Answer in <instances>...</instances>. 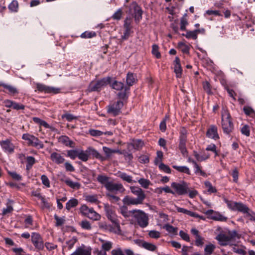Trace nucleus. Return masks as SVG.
I'll return each instance as SVG.
<instances>
[{
    "instance_id": "obj_22",
    "label": "nucleus",
    "mask_w": 255,
    "mask_h": 255,
    "mask_svg": "<svg viewBox=\"0 0 255 255\" xmlns=\"http://www.w3.org/2000/svg\"><path fill=\"white\" fill-rule=\"evenodd\" d=\"M88 152L89 153V156L92 155L93 157L100 159L102 161H104L106 159V158L101 155V154L97 150L93 148V147H88Z\"/></svg>"
},
{
    "instance_id": "obj_59",
    "label": "nucleus",
    "mask_w": 255,
    "mask_h": 255,
    "mask_svg": "<svg viewBox=\"0 0 255 255\" xmlns=\"http://www.w3.org/2000/svg\"><path fill=\"white\" fill-rule=\"evenodd\" d=\"M122 10L120 8L114 13L112 16V18L115 20H120L122 17Z\"/></svg>"
},
{
    "instance_id": "obj_3",
    "label": "nucleus",
    "mask_w": 255,
    "mask_h": 255,
    "mask_svg": "<svg viewBox=\"0 0 255 255\" xmlns=\"http://www.w3.org/2000/svg\"><path fill=\"white\" fill-rule=\"evenodd\" d=\"M222 127L224 132L227 134L232 132L234 129L231 115L226 110H223L222 112Z\"/></svg>"
},
{
    "instance_id": "obj_1",
    "label": "nucleus",
    "mask_w": 255,
    "mask_h": 255,
    "mask_svg": "<svg viewBox=\"0 0 255 255\" xmlns=\"http://www.w3.org/2000/svg\"><path fill=\"white\" fill-rule=\"evenodd\" d=\"M97 181L102 185L107 191L125 192V188L122 183H115L111 180V178L105 174H100L97 177Z\"/></svg>"
},
{
    "instance_id": "obj_19",
    "label": "nucleus",
    "mask_w": 255,
    "mask_h": 255,
    "mask_svg": "<svg viewBox=\"0 0 255 255\" xmlns=\"http://www.w3.org/2000/svg\"><path fill=\"white\" fill-rule=\"evenodd\" d=\"M207 136L214 139L219 138L217 133V128L215 126H211L207 131Z\"/></svg>"
},
{
    "instance_id": "obj_46",
    "label": "nucleus",
    "mask_w": 255,
    "mask_h": 255,
    "mask_svg": "<svg viewBox=\"0 0 255 255\" xmlns=\"http://www.w3.org/2000/svg\"><path fill=\"white\" fill-rule=\"evenodd\" d=\"M35 163V158L31 156L26 157V169L29 170L30 169L32 165Z\"/></svg>"
},
{
    "instance_id": "obj_35",
    "label": "nucleus",
    "mask_w": 255,
    "mask_h": 255,
    "mask_svg": "<svg viewBox=\"0 0 255 255\" xmlns=\"http://www.w3.org/2000/svg\"><path fill=\"white\" fill-rule=\"evenodd\" d=\"M111 87L117 91H121L123 90L124 87V84L121 82L118 81H114L111 85Z\"/></svg>"
},
{
    "instance_id": "obj_44",
    "label": "nucleus",
    "mask_w": 255,
    "mask_h": 255,
    "mask_svg": "<svg viewBox=\"0 0 255 255\" xmlns=\"http://www.w3.org/2000/svg\"><path fill=\"white\" fill-rule=\"evenodd\" d=\"M33 121L35 123L39 124L40 126H43L45 128H50V126L45 121L42 120L39 118L34 117L33 118Z\"/></svg>"
},
{
    "instance_id": "obj_25",
    "label": "nucleus",
    "mask_w": 255,
    "mask_h": 255,
    "mask_svg": "<svg viewBox=\"0 0 255 255\" xmlns=\"http://www.w3.org/2000/svg\"><path fill=\"white\" fill-rule=\"evenodd\" d=\"M136 81V75L132 73L128 72L127 75L126 83L127 85L128 86H132Z\"/></svg>"
},
{
    "instance_id": "obj_2",
    "label": "nucleus",
    "mask_w": 255,
    "mask_h": 255,
    "mask_svg": "<svg viewBox=\"0 0 255 255\" xmlns=\"http://www.w3.org/2000/svg\"><path fill=\"white\" fill-rule=\"evenodd\" d=\"M130 190L133 195L137 196V198L126 196L123 199L124 203L128 205L142 204L145 198V194L144 191L140 188L136 186H131Z\"/></svg>"
},
{
    "instance_id": "obj_56",
    "label": "nucleus",
    "mask_w": 255,
    "mask_h": 255,
    "mask_svg": "<svg viewBox=\"0 0 255 255\" xmlns=\"http://www.w3.org/2000/svg\"><path fill=\"white\" fill-rule=\"evenodd\" d=\"M10 108H12L15 110H24L25 108V106L24 105L18 103L14 101H13Z\"/></svg>"
},
{
    "instance_id": "obj_14",
    "label": "nucleus",
    "mask_w": 255,
    "mask_h": 255,
    "mask_svg": "<svg viewBox=\"0 0 255 255\" xmlns=\"http://www.w3.org/2000/svg\"><path fill=\"white\" fill-rule=\"evenodd\" d=\"M130 11L134 18L135 21L138 22L142 18V11L141 7L134 2L131 5Z\"/></svg>"
},
{
    "instance_id": "obj_18",
    "label": "nucleus",
    "mask_w": 255,
    "mask_h": 255,
    "mask_svg": "<svg viewBox=\"0 0 255 255\" xmlns=\"http://www.w3.org/2000/svg\"><path fill=\"white\" fill-rule=\"evenodd\" d=\"M51 160L57 164H60L64 163V158L59 153L54 152L50 155Z\"/></svg>"
},
{
    "instance_id": "obj_34",
    "label": "nucleus",
    "mask_w": 255,
    "mask_h": 255,
    "mask_svg": "<svg viewBox=\"0 0 255 255\" xmlns=\"http://www.w3.org/2000/svg\"><path fill=\"white\" fill-rule=\"evenodd\" d=\"M163 228L165 229L167 232L169 233L172 234L173 235H177L178 228L176 227H174L173 226L167 224L163 226Z\"/></svg>"
},
{
    "instance_id": "obj_8",
    "label": "nucleus",
    "mask_w": 255,
    "mask_h": 255,
    "mask_svg": "<svg viewBox=\"0 0 255 255\" xmlns=\"http://www.w3.org/2000/svg\"><path fill=\"white\" fill-rule=\"evenodd\" d=\"M224 202L227 204L229 208L233 211H238L243 213H248L250 211L249 208L245 204L241 203H238L229 201L225 198Z\"/></svg>"
},
{
    "instance_id": "obj_47",
    "label": "nucleus",
    "mask_w": 255,
    "mask_h": 255,
    "mask_svg": "<svg viewBox=\"0 0 255 255\" xmlns=\"http://www.w3.org/2000/svg\"><path fill=\"white\" fill-rule=\"evenodd\" d=\"M65 183L70 187L73 189H79L80 187V184L78 182H74L70 179H67Z\"/></svg>"
},
{
    "instance_id": "obj_21",
    "label": "nucleus",
    "mask_w": 255,
    "mask_h": 255,
    "mask_svg": "<svg viewBox=\"0 0 255 255\" xmlns=\"http://www.w3.org/2000/svg\"><path fill=\"white\" fill-rule=\"evenodd\" d=\"M204 31L205 30L203 28L201 29H196L193 31H188L187 32L185 36L187 38H192L193 39H196L197 38V35L198 33H204ZM183 35H184V34Z\"/></svg>"
},
{
    "instance_id": "obj_15",
    "label": "nucleus",
    "mask_w": 255,
    "mask_h": 255,
    "mask_svg": "<svg viewBox=\"0 0 255 255\" xmlns=\"http://www.w3.org/2000/svg\"><path fill=\"white\" fill-rule=\"evenodd\" d=\"M0 145L3 151L8 154H11L14 152V145L8 139L0 141Z\"/></svg>"
},
{
    "instance_id": "obj_23",
    "label": "nucleus",
    "mask_w": 255,
    "mask_h": 255,
    "mask_svg": "<svg viewBox=\"0 0 255 255\" xmlns=\"http://www.w3.org/2000/svg\"><path fill=\"white\" fill-rule=\"evenodd\" d=\"M0 86L3 87L8 91L9 94L14 95L18 93V91L16 87L10 85L0 82Z\"/></svg>"
},
{
    "instance_id": "obj_4",
    "label": "nucleus",
    "mask_w": 255,
    "mask_h": 255,
    "mask_svg": "<svg viewBox=\"0 0 255 255\" xmlns=\"http://www.w3.org/2000/svg\"><path fill=\"white\" fill-rule=\"evenodd\" d=\"M111 78L105 77L96 82H92L88 87L89 92L100 91L104 87L111 83Z\"/></svg>"
},
{
    "instance_id": "obj_27",
    "label": "nucleus",
    "mask_w": 255,
    "mask_h": 255,
    "mask_svg": "<svg viewBox=\"0 0 255 255\" xmlns=\"http://www.w3.org/2000/svg\"><path fill=\"white\" fill-rule=\"evenodd\" d=\"M70 255H91V251L84 247H79Z\"/></svg>"
},
{
    "instance_id": "obj_57",
    "label": "nucleus",
    "mask_w": 255,
    "mask_h": 255,
    "mask_svg": "<svg viewBox=\"0 0 255 255\" xmlns=\"http://www.w3.org/2000/svg\"><path fill=\"white\" fill-rule=\"evenodd\" d=\"M79 151L76 150H70L67 152V156L72 159H75L76 157H78Z\"/></svg>"
},
{
    "instance_id": "obj_28",
    "label": "nucleus",
    "mask_w": 255,
    "mask_h": 255,
    "mask_svg": "<svg viewBox=\"0 0 255 255\" xmlns=\"http://www.w3.org/2000/svg\"><path fill=\"white\" fill-rule=\"evenodd\" d=\"M117 176L122 179L123 181H126L129 183H132L133 181L132 177L125 172H119L117 173Z\"/></svg>"
},
{
    "instance_id": "obj_30",
    "label": "nucleus",
    "mask_w": 255,
    "mask_h": 255,
    "mask_svg": "<svg viewBox=\"0 0 255 255\" xmlns=\"http://www.w3.org/2000/svg\"><path fill=\"white\" fill-rule=\"evenodd\" d=\"M172 167L179 172L191 175V171L187 166L173 165Z\"/></svg>"
},
{
    "instance_id": "obj_20",
    "label": "nucleus",
    "mask_w": 255,
    "mask_h": 255,
    "mask_svg": "<svg viewBox=\"0 0 255 255\" xmlns=\"http://www.w3.org/2000/svg\"><path fill=\"white\" fill-rule=\"evenodd\" d=\"M143 142L140 139H133L132 141L128 144V148L131 147L136 150H139L143 146Z\"/></svg>"
},
{
    "instance_id": "obj_38",
    "label": "nucleus",
    "mask_w": 255,
    "mask_h": 255,
    "mask_svg": "<svg viewBox=\"0 0 255 255\" xmlns=\"http://www.w3.org/2000/svg\"><path fill=\"white\" fill-rule=\"evenodd\" d=\"M78 204V201L75 198H72L69 200L66 204V209L69 210L71 208L75 207Z\"/></svg>"
},
{
    "instance_id": "obj_6",
    "label": "nucleus",
    "mask_w": 255,
    "mask_h": 255,
    "mask_svg": "<svg viewBox=\"0 0 255 255\" xmlns=\"http://www.w3.org/2000/svg\"><path fill=\"white\" fill-rule=\"evenodd\" d=\"M237 235L235 231H229L228 234L221 233L218 235L216 239L218 241L219 244L222 246H225L229 244V242L234 239Z\"/></svg>"
},
{
    "instance_id": "obj_45",
    "label": "nucleus",
    "mask_w": 255,
    "mask_h": 255,
    "mask_svg": "<svg viewBox=\"0 0 255 255\" xmlns=\"http://www.w3.org/2000/svg\"><path fill=\"white\" fill-rule=\"evenodd\" d=\"M18 8V3L17 0H13L8 5V8L11 12L17 11Z\"/></svg>"
},
{
    "instance_id": "obj_5",
    "label": "nucleus",
    "mask_w": 255,
    "mask_h": 255,
    "mask_svg": "<svg viewBox=\"0 0 255 255\" xmlns=\"http://www.w3.org/2000/svg\"><path fill=\"white\" fill-rule=\"evenodd\" d=\"M22 139L27 141L28 146L35 147L38 149L44 147V144L37 137L28 133H24L22 135Z\"/></svg>"
},
{
    "instance_id": "obj_53",
    "label": "nucleus",
    "mask_w": 255,
    "mask_h": 255,
    "mask_svg": "<svg viewBox=\"0 0 255 255\" xmlns=\"http://www.w3.org/2000/svg\"><path fill=\"white\" fill-rule=\"evenodd\" d=\"M152 53L157 58L161 57L160 53L159 51V47L156 44H153L152 46Z\"/></svg>"
},
{
    "instance_id": "obj_58",
    "label": "nucleus",
    "mask_w": 255,
    "mask_h": 255,
    "mask_svg": "<svg viewBox=\"0 0 255 255\" xmlns=\"http://www.w3.org/2000/svg\"><path fill=\"white\" fill-rule=\"evenodd\" d=\"M132 19L130 17H126L125 20L124 27V28H129L132 29V26L131 25Z\"/></svg>"
},
{
    "instance_id": "obj_7",
    "label": "nucleus",
    "mask_w": 255,
    "mask_h": 255,
    "mask_svg": "<svg viewBox=\"0 0 255 255\" xmlns=\"http://www.w3.org/2000/svg\"><path fill=\"white\" fill-rule=\"evenodd\" d=\"M134 218L140 227L144 228L148 225V216L141 210H136L134 212Z\"/></svg>"
},
{
    "instance_id": "obj_33",
    "label": "nucleus",
    "mask_w": 255,
    "mask_h": 255,
    "mask_svg": "<svg viewBox=\"0 0 255 255\" xmlns=\"http://www.w3.org/2000/svg\"><path fill=\"white\" fill-rule=\"evenodd\" d=\"M89 158V153L88 152V148L85 150H81L79 151L78 153V158L81 160L86 162L87 161Z\"/></svg>"
},
{
    "instance_id": "obj_13",
    "label": "nucleus",
    "mask_w": 255,
    "mask_h": 255,
    "mask_svg": "<svg viewBox=\"0 0 255 255\" xmlns=\"http://www.w3.org/2000/svg\"><path fill=\"white\" fill-rule=\"evenodd\" d=\"M36 88L39 92L45 93L57 94L60 91L59 88L48 86L41 83L36 84Z\"/></svg>"
},
{
    "instance_id": "obj_41",
    "label": "nucleus",
    "mask_w": 255,
    "mask_h": 255,
    "mask_svg": "<svg viewBox=\"0 0 255 255\" xmlns=\"http://www.w3.org/2000/svg\"><path fill=\"white\" fill-rule=\"evenodd\" d=\"M205 186L207 189L208 192L210 193H216L217 190L215 187L213 186L211 183L208 181H206L204 182Z\"/></svg>"
},
{
    "instance_id": "obj_62",
    "label": "nucleus",
    "mask_w": 255,
    "mask_h": 255,
    "mask_svg": "<svg viewBox=\"0 0 255 255\" xmlns=\"http://www.w3.org/2000/svg\"><path fill=\"white\" fill-rule=\"evenodd\" d=\"M54 219L56 220V226H60L63 225L65 223L64 217L60 218L57 215H54Z\"/></svg>"
},
{
    "instance_id": "obj_60",
    "label": "nucleus",
    "mask_w": 255,
    "mask_h": 255,
    "mask_svg": "<svg viewBox=\"0 0 255 255\" xmlns=\"http://www.w3.org/2000/svg\"><path fill=\"white\" fill-rule=\"evenodd\" d=\"M41 180L42 184L44 185H45L47 188L50 187V181L47 176H46L45 175H41Z\"/></svg>"
},
{
    "instance_id": "obj_42",
    "label": "nucleus",
    "mask_w": 255,
    "mask_h": 255,
    "mask_svg": "<svg viewBox=\"0 0 255 255\" xmlns=\"http://www.w3.org/2000/svg\"><path fill=\"white\" fill-rule=\"evenodd\" d=\"M12 201L9 200L8 202L6 204V208L2 209V215H5L11 213L13 211V207L11 206Z\"/></svg>"
},
{
    "instance_id": "obj_61",
    "label": "nucleus",
    "mask_w": 255,
    "mask_h": 255,
    "mask_svg": "<svg viewBox=\"0 0 255 255\" xmlns=\"http://www.w3.org/2000/svg\"><path fill=\"white\" fill-rule=\"evenodd\" d=\"M89 133L93 136H100L103 135L104 132L99 130L92 129L89 130Z\"/></svg>"
},
{
    "instance_id": "obj_29",
    "label": "nucleus",
    "mask_w": 255,
    "mask_h": 255,
    "mask_svg": "<svg viewBox=\"0 0 255 255\" xmlns=\"http://www.w3.org/2000/svg\"><path fill=\"white\" fill-rule=\"evenodd\" d=\"M120 212L126 218L128 217L131 214H134L136 210L128 211L127 207L123 206L120 208Z\"/></svg>"
},
{
    "instance_id": "obj_39",
    "label": "nucleus",
    "mask_w": 255,
    "mask_h": 255,
    "mask_svg": "<svg viewBox=\"0 0 255 255\" xmlns=\"http://www.w3.org/2000/svg\"><path fill=\"white\" fill-rule=\"evenodd\" d=\"M216 247L212 244L207 245L204 249V255H211L215 250Z\"/></svg>"
},
{
    "instance_id": "obj_40",
    "label": "nucleus",
    "mask_w": 255,
    "mask_h": 255,
    "mask_svg": "<svg viewBox=\"0 0 255 255\" xmlns=\"http://www.w3.org/2000/svg\"><path fill=\"white\" fill-rule=\"evenodd\" d=\"M211 219L215 221L225 222L227 220V218L219 213L215 212L214 214L211 217Z\"/></svg>"
},
{
    "instance_id": "obj_11",
    "label": "nucleus",
    "mask_w": 255,
    "mask_h": 255,
    "mask_svg": "<svg viewBox=\"0 0 255 255\" xmlns=\"http://www.w3.org/2000/svg\"><path fill=\"white\" fill-rule=\"evenodd\" d=\"M180 133L179 148L182 154L183 155H185L187 153L186 147L187 130L186 129L183 128L181 129Z\"/></svg>"
},
{
    "instance_id": "obj_24",
    "label": "nucleus",
    "mask_w": 255,
    "mask_h": 255,
    "mask_svg": "<svg viewBox=\"0 0 255 255\" xmlns=\"http://www.w3.org/2000/svg\"><path fill=\"white\" fill-rule=\"evenodd\" d=\"M139 246L144 249L151 252L155 251L157 249V247L155 245L143 241L140 242Z\"/></svg>"
},
{
    "instance_id": "obj_51",
    "label": "nucleus",
    "mask_w": 255,
    "mask_h": 255,
    "mask_svg": "<svg viewBox=\"0 0 255 255\" xmlns=\"http://www.w3.org/2000/svg\"><path fill=\"white\" fill-rule=\"evenodd\" d=\"M158 168L161 171H162L165 173H171V170L170 168V167L168 165L164 164L163 163H160L158 165Z\"/></svg>"
},
{
    "instance_id": "obj_37",
    "label": "nucleus",
    "mask_w": 255,
    "mask_h": 255,
    "mask_svg": "<svg viewBox=\"0 0 255 255\" xmlns=\"http://www.w3.org/2000/svg\"><path fill=\"white\" fill-rule=\"evenodd\" d=\"M124 192L117 191L116 192H111V191H107L106 193V196L108 197L110 199L113 200L115 202H118L120 200V198L116 196L115 194H117L118 193H123Z\"/></svg>"
},
{
    "instance_id": "obj_50",
    "label": "nucleus",
    "mask_w": 255,
    "mask_h": 255,
    "mask_svg": "<svg viewBox=\"0 0 255 255\" xmlns=\"http://www.w3.org/2000/svg\"><path fill=\"white\" fill-rule=\"evenodd\" d=\"M86 200L89 202L96 204L99 202L97 195H88L86 197Z\"/></svg>"
},
{
    "instance_id": "obj_43",
    "label": "nucleus",
    "mask_w": 255,
    "mask_h": 255,
    "mask_svg": "<svg viewBox=\"0 0 255 255\" xmlns=\"http://www.w3.org/2000/svg\"><path fill=\"white\" fill-rule=\"evenodd\" d=\"M187 14L185 13L180 19V29L182 31L186 30V27L188 24V20L186 18Z\"/></svg>"
},
{
    "instance_id": "obj_10",
    "label": "nucleus",
    "mask_w": 255,
    "mask_h": 255,
    "mask_svg": "<svg viewBox=\"0 0 255 255\" xmlns=\"http://www.w3.org/2000/svg\"><path fill=\"white\" fill-rule=\"evenodd\" d=\"M123 106L124 103L121 101L111 104L108 106L107 112L113 116H117L121 113Z\"/></svg>"
},
{
    "instance_id": "obj_49",
    "label": "nucleus",
    "mask_w": 255,
    "mask_h": 255,
    "mask_svg": "<svg viewBox=\"0 0 255 255\" xmlns=\"http://www.w3.org/2000/svg\"><path fill=\"white\" fill-rule=\"evenodd\" d=\"M148 235L150 238L154 239H159L161 237L160 232L156 230L149 231Z\"/></svg>"
},
{
    "instance_id": "obj_9",
    "label": "nucleus",
    "mask_w": 255,
    "mask_h": 255,
    "mask_svg": "<svg viewBox=\"0 0 255 255\" xmlns=\"http://www.w3.org/2000/svg\"><path fill=\"white\" fill-rule=\"evenodd\" d=\"M171 187L174 189V194H177L178 195H183L188 193L189 186L188 184L184 181L180 183L172 182Z\"/></svg>"
},
{
    "instance_id": "obj_16",
    "label": "nucleus",
    "mask_w": 255,
    "mask_h": 255,
    "mask_svg": "<svg viewBox=\"0 0 255 255\" xmlns=\"http://www.w3.org/2000/svg\"><path fill=\"white\" fill-rule=\"evenodd\" d=\"M100 227L110 232L119 235H122V230L121 229H119L118 226L117 227H114L111 225L104 223H102L100 225Z\"/></svg>"
},
{
    "instance_id": "obj_12",
    "label": "nucleus",
    "mask_w": 255,
    "mask_h": 255,
    "mask_svg": "<svg viewBox=\"0 0 255 255\" xmlns=\"http://www.w3.org/2000/svg\"><path fill=\"white\" fill-rule=\"evenodd\" d=\"M31 242L35 248L38 250H42L44 248V244L42 237L37 233H32L31 235Z\"/></svg>"
},
{
    "instance_id": "obj_52",
    "label": "nucleus",
    "mask_w": 255,
    "mask_h": 255,
    "mask_svg": "<svg viewBox=\"0 0 255 255\" xmlns=\"http://www.w3.org/2000/svg\"><path fill=\"white\" fill-rule=\"evenodd\" d=\"M113 244L110 241H106L103 243L102 245V251H110L112 248Z\"/></svg>"
},
{
    "instance_id": "obj_36",
    "label": "nucleus",
    "mask_w": 255,
    "mask_h": 255,
    "mask_svg": "<svg viewBox=\"0 0 255 255\" xmlns=\"http://www.w3.org/2000/svg\"><path fill=\"white\" fill-rule=\"evenodd\" d=\"M86 216L89 219L95 221L99 220L101 218L100 215L96 212L92 208H91V210Z\"/></svg>"
},
{
    "instance_id": "obj_54",
    "label": "nucleus",
    "mask_w": 255,
    "mask_h": 255,
    "mask_svg": "<svg viewBox=\"0 0 255 255\" xmlns=\"http://www.w3.org/2000/svg\"><path fill=\"white\" fill-rule=\"evenodd\" d=\"M103 150L107 157H110L114 153L119 152L118 150L112 149L106 146L103 147Z\"/></svg>"
},
{
    "instance_id": "obj_32",
    "label": "nucleus",
    "mask_w": 255,
    "mask_h": 255,
    "mask_svg": "<svg viewBox=\"0 0 255 255\" xmlns=\"http://www.w3.org/2000/svg\"><path fill=\"white\" fill-rule=\"evenodd\" d=\"M59 141L66 146H69L70 147H72L73 144V142L68 136L65 135L61 136L59 138Z\"/></svg>"
},
{
    "instance_id": "obj_17",
    "label": "nucleus",
    "mask_w": 255,
    "mask_h": 255,
    "mask_svg": "<svg viewBox=\"0 0 255 255\" xmlns=\"http://www.w3.org/2000/svg\"><path fill=\"white\" fill-rule=\"evenodd\" d=\"M180 59L178 57H176L174 61V72L176 75L177 78L181 77L182 69L180 63Z\"/></svg>"
},
{
    "instance_id": "obj_48",
    "label": "nucleus",
    "mask_w": 255,
    "mask_h": 255,
    "mask_svg": "<svg viewBox=\"0 0 255 255\" xmlns=\"http://www.w3.org/2000/svg\"><path fill=\"white\" fill-rule=\"evenodd\" d=\"M138 182L145 189L148 188V186L151 184V182L149 180L144 178H140L138 180Z\"/></svg>"
},
{
    "instance_id": "obj_64",
    "label": "nucleus",
    "mask_w": 255,
    "mask_h": 255,
    "mask_svg": "<svg viewBox=\"0 0 255 255\" xmlns=\"http://www.w3.org/2000/svg\"><path fill=\"white\" fill-rule=\"evenodd\" d=\"M80 226L83 229L85 230H91L92 228L91 224L89 223V222L86 220L82 221L80 223Z\"/></svg>"
},
{
    "instance_id": "obj_26",
    "label": "nucleus",
    "mask_w": 255,
    "mask_h": 255,
    "mask_svg": "<svg viewBox=\"0 0 255 255\" xmlns=\"http://www.w3.org/2000/svg\"><path fill=\"white\" fill-rule=\"evenodd\" d=\"M108 218L114 224V227H117L118 225L119 229H121L120 222L115 217L114 215H113L111 210H108L107 211Z\"/></svg>"
},
{
    "instance_id": "obj_55",
    "label": "nucleus",
    "mask_w": 255,
    "mask_h": 255,
    "mask_svg": "<svg viewBox=\"0 0 255 255\" xmlns=\"http://www.w3.org/2000/svg\"><path fill=\"white\" fill-rule=\"evenodd\" d=\"M179 48L181 49L182 52L184 53H187L189 52V47L183 42H179L178 45Z\"/></svg>"
},
{
    "instance_id": "obj_31",
    "label": "nucleus",
    "mask_w": 255,
    "mask_h": 255,
    "mask_svg": "<svg viewBox=\"0 0 255 255\" xmlns=\"http://www.w3.org/2000/svg\"><path fill=\"white\" fill-rule=\"evenodd\" d=\"M176 210L178 212L184 213V214L188 215L191 217H199V215L198 214H196V213L191 212L189 210H188L183 208L177 207Z\"/></svg>"
},
{
    "instance_id": "obj_63",
    "label": "nucleus",
    "mask_w": 255,
    "mask_h": 255,
    "mask_svg": "<svg viewBox=\"0 0 255 255\" xmlns=\"http://www.w3.org/2000/svg\"><path fill=\"white\" fill-rule=\"evenodd\" d=\"M169 117L168 116H165V118L161 122L160 125H159V128L162 131L164 132L166 129V119H168Z\"/></svg>"
}]
</instances>
